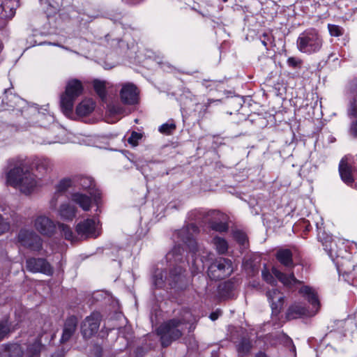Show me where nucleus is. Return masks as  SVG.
<instances>
[{
    "label": "nucleus",
    "instance_id": "nucleus-1",
    "mask_svg": "<svg viewBox=\"0 0 357 357\" xmlns=\"http://www.w3.org/2000/svg\"><path fill=\"white\" fill-rule=\"evenodd\" d=\"M7 183L25 195H29L40 186V181L35 175L23 167L17 166L7 174Z\"/></svg>",
    "mask_w": 357,
    "mask_h": 357
},
{
    "label": "nucleus",
    "instance_id": "nucleus-2",
    "mask_svg": "<svg viewBox=\"0 0 357 357\" xmlns=\"http://www.w3.org/2000/svg\"><path fill=\"white\" fill-rule=\"evenodd\" d=\"M324 39L320 32L310 28L301 33L296 40L297 49L302 53L312 54L320 51L323 46Z\"/></svg>",
    "mask_w": 357,
    "mask_h": 357
},
{
    "label": "nucleus",
    "instance_id": "nucleus-3",
    "mask_svg": "<svg viewBox=\"0 0 357 357\" xmlns=\"http://www.w3.org/2000/svg\"><path fill=\"white\" fill-rule=\"evenodd\" d=\"M184 324L183 319H172L164 322L157 328L162 347H168L173 341L182 336Z\"/></svg>",
    "mask_w": 357,
    "mask_h": 357
},
{
    "label": "nucleus",
    "instance_id": "nucleus-4",
    "mask_svg": "<svg viewBox=\"0 0 357 357\" xmlns=\"http://www.w3.org/2000/svg\"><path fill=\"white\" fill-rule=\"evenodd\" d=\"M38 337L27 346L26 352L22 347L17 344H9L3 345L0 351V357H39L40 352L43 348L40 340Z\"/></svg>",
    "mask_w": 357,
    "mask_h": 357
},
{
    "label": "nucleus",
    "instance_id": "nucleus-5",
    "mask_svg": "<svg viewBox=\"0 0 357 357\" xmlns=\"http://www.w3.org/2000/svg\"><path fill=\"white\" fill-rule=\"evenodd\" d=\"M233 272L231 261L226 258H219L208 269V275L213 280H222L229 276Z\"/></svg>",
    "mask_w": 357,
    "mask_h": 357
},
{
    "label": "nucleus",
    "instance_id": "nucleus-6",
    "mask_svg": "<svg viewBox=\"0 0 357 357\" xmlns=\"http://www.w3.org/2000/svg\"><path fill=\"white\" fill-rule=\"evenodd\" d=\"M17 241L21 245L34 251L42 248L41 238L33 230L21 229L17 234Z\"/></svg>",
    "mask_w": 357,
    "mask_h": 357
},
{
    "label": "nucleus",
    "instance_id": "nucleus-7",
    "mask_svg": "<svg viewBox=\"0 0 357 357\" xmlns=\"http://www.w3.org/2000/svg\"><path fill=\"white\" fill-rule=\"evenodd\" d=\"M101 316L99 312H95L86 317L81 325V332L86 339L91 337L96 334L100 327Z\"/></svg>",
    "mask_w": 357,
    "mask_h": 357
},
{
    "label": "nucleus",
    "instance_id": "nucleus-8",
    "mask_svg": "<svg viewBox=\"0 0 357 357\" xmlns=\"http://www.w3.org/2000/svg\"><path fill=\"white\" fill-rule=\"evenodd\" d=\"M35 229L41 235L50 237L56 232V224L49 217L45 215L37 216L33 221Z\"/></svg>",
    "mask_w": 357,
    "mask_h": 357
},
{
    "label": "nucleus",
    "instance_id": "nucleus-9",
    "mask_svg": "<svg viewBox=\"0 0 357 357\" xmlns=\"http://www.w3.org/2000/svg\"><path fill=\"white\" fill-rule=\"evenodd\" d=\"M26 268L33 273H43L50 275L53 271L50 264L44 259L31 258L26 260Z\"/></svg>",
    "mask_w": 357,
    "mask_h": 357
},
{
    "label": "nucleus",
    "instance_id": "nucleus-10",
    "mask_svg": "<svg viewBox=\"0 0 357 357\" xmlns=\"http://www.w3.org/2000/svg\"><path fill=\"white\" fill-rule=\"evenodd\" d=\"M76 231L81 237L96 238L98 236L96 233V222L93 219H86L78 223L76 226Z\"/></svg>",
    "mask_w": 357,
    "mask_h": 357
},
{
    "label": "nucleus",
    "instance_id": "nucleus-11",
    "mask_svg": "<svg viewBox=\"0 0 357 357\" xmlns=\"http://www.w3.org/2000/svg\"><path fill=\"white\" fill-rule=\"evenodd\" d=\"M198 230V228L194 224H190L186 227L183 228L178 232V236L181 238V241L185 243L188 244L190 249L192 252H195L197 249V244L193 238L194 234Z\"/></svg>",
    "mask_w": 357,
    "mask_h": 357
},
{
    "label": "nucleus",
    "instance_id": "nucleus-12",
    "mask_svg": "<svg viewBox=\"0 0 357 357\" xmlns=\"http://www.w3.org/2000/svg\"><path fill=\"white\" fill-rule=\"evenodd\" d=\"M82 91H65L61 96V107L65 113L73 111L75 100L81 95Z\"/></svg>",
    "mask_w": 357,
    "mask_h": 357
},
{
    "label": "nucleus",
    "instance_id": "nucleus-13",
    "mask_svg": "<svg viewBox=\"0 0 357 357\" xmlns=\"http://www.w3.org/2000/svg\"><path fill=\"white\" fill-rule=\"evenodd\" d=\"M266 296L271 303V307L273 313L278 314L282 307L284 303V296L278 289H273L268 290Z\"/></svg>",
    "mask_w": 357,
    "mask_h": 357
},
{
    "label": "nucleus",
    "instance_id": "nucleus-14",
    "mask_svg": "<svg viewBox=\"0 0 357 357\" xmlns=\"http://www.w3.org/2000/svg\"><path fill=\"white\" fill-rule=\"evenodd\" d=\"M77 326V319L75 316L68 317L64 324L61 342H68L76 331Z\"/></svg>",
    "mask_w": 357,
    "mask_h": 357
},
{
    "label": "nucleus",
    "instance_id": "nucleus-15",
    "mask_svg": "<svg viewBox=\"0 0 357 357\" xmlns=\"http://www.w3.org/2000/svg\"><path fill=\"white\" fill-rule=\"evenodd\" d=\"M272 273L284 285L287 287H292L294 284H300L301 282L297 280L294 273H291L289 275L281 272L276 268H272Z\"/></svg>",
    "mask_w": 357,
    "mask_h": 357
},
{
    "label": "nucleus",
    "instance_id": "nucleus-16",
    "mask_svg": "<svg viewBox=\"0 0 357 357\" xmlns=\"http://www.w3.org/2000/svg\"><path fill=\"white\" fill-rule=\"evenodd\" d=\"M76 213V207L69 203L62 204L58 209V214L61 218L68 221H72L75 217Z\"/></svg>",
    "mask_w": 357,
    "mask_h": 357
},
{
    "label": "nucleus",
    "instance_id": "nucleus-17",
    "mask_svg": "<svg viewBox=\"0 0 357 357\" xmlns=\"http://www.w3.org/2000/svg\"><path fill=\"white\" fill-rule=\"evenodd\" d=\"M276 258L281 264L287 268L294 266L292 252L289 249L279 250L276 253Z\"/></svg>",
    "mask_w": 357,
    "mask_h": 357
},
{
    "label": "nucleus",
    "instance_id": "nucleus-18",
    "mask_svg": "<svg viewBox=\"0 0 357 357\" xmlns=\"http://www.w3.org/2000/svg\"><path fill=\"white\" fill-rule=\"evenodd\" d=\"M72 201L78 204L84 211H89L91 206V199L86 195L75 192L72 195Z\"/></svg>",
    "mask_w": 357,
    "mask_h": 357
},
{
    "label": "nucleus",
    "instance_id": "nucleus-19",
    "mask_svg": "<svg viewBox=\"0 0 357 357\" xmlns=\"http://www.w3.org/2000/svg\"><path fill=\"white\" fill-rule=\"evenodd\" d=\"M339 172L342 179L347 183L354 181L351 167L347 164V160L342 158L340 162Z\"/></svg>",
    "mask_w": 357,
    "mask_h": 357
},
{
    "label": "nucleus",
    "instance_id": "nucleus-20",
    "mask_svg": "<svg viewBox=\"0 0 357 357\" xmlns=\"http://www.w3.org/2000/svg\"><path fill=\"white\" fill-rule=\"evenodd\" d=\"M95 105L91 99L82 100L76 108V113L79 116H85L90 114L94 109Z\"/></svg>",
    "mask_w": 357,
    "mask_h": 357
},
{
    "label": "nucleus",
    "instance_id": "nucleus-21",
    "mask_svg": "<svg viewBox=\"0 0 357 357\" xmlns=\"http://www.w3.org/2000/svg\"><path fill=\"white\" fill-rule=\"evenodd\" d=\"M120 98L126 105H135L139 102V93L137 91H120Z\"/></svg>",
    "mask_w": 357,
    "mask_h": 357
},
{
    "label": "nucleus",
    "instance_id": "nucleus-22",
    "mask_svg": "<svg viewBox=\"0 0 357 357\" xmlns=\"http://www.w3.org/2000/svg\"><path fill=\"white\" fill-rule=\"evenodd\" d=\"M33 164L36 169L42 175L50 172L53 168L52 162L47 158L38 159Z\"/></svg>",
    "mask_w": 357,
    "mask_h": 357
},
{
    "label": "nucleus",
    "instance_id": "nucleus-23",
    "mask_svg": "<svg viewBox=\"0 0 357 357\" xmlns=\"http://www.w3.org/2000/svg\"><path fill=\"white\" fill-rule=\"evenodd\" d=\"M98 95L99 98L105 102L107 104V107L109 108L111 112L114 113H120L121 112V109L116 108L113 105V99L108 94V91H97Z\"/></svg>",
    "mask_w": 357,
    "mask_h": 357
},
{
    "label": "nucleus",
    "instance_id": "nucleus-24",
    "mask_svg": "<svg viewBox=\"0 0 357 357\" xmlns=\"http://www.w3.org/2000/svg\"><path fill=\"white\" fill-rule=\"evenodd\" d=\"M300 292L307 296L308 301L313 305V307H318L319 302L316 293L314 290L307 286L303 287L300 289Z\"/></svg>",
    "mask_w": 357,
    "mask_h": 357
},
{
    "label": "nucleus",
    "instance_id": "nucleus-25",
    "mask_svg": "<svg viewBox=\"0 0 357 357\" xmlns=\"http://www.w3.org/2000/svg\"><path fill=\"white\" fill-rule=\"evenodd\" d=\"M305 312L306 310L303 307L299 305H294L288 309L287 317L288 319H296L301 315L305 314Z\"/></svg>",
    "mask_w": 357,
    "mask_h": 357
},
{
    "label": "nucleus",
    "instance_id": "nucleus-26",
    "mask_svg": "<svg viewBox=\"0 0 357 357\" xmlns=\"http://www.w3.org/2000/svg\"><path fill=\"white\" fill-rule=\"evenodd\" d=\"M58 227L60 229L61 234L66 240L70 241L71 242L76 241L77 238L74 236V234L70 226L64 223H59Z\"/></svg>",
    "mask_w": 357,
    "mask_h": 357
},
{
    "label": "nucleus",
    "instance_id": "nucleus-27",
    "mask_svg": "<svg viewBox=\"0 0 357 357\" xmlns=\"http://www.w3.org/2000/svg\"><path fill=\"white\" fill-rule=\"evenodd\" d=\"M89 82H82L77 79H70L68 81L65 89H84L89 87Z\"/></svg>",
    "mask_w": 357,
    "mask_h": 357
},
{
    "label": "nucleus",
    "instance_id": "nucleus-28",
    "mask_svg": "<svg viewBox=\"0 0 357 357\" xmlns=\"http://www.w3.org/2000/svg\"><path fill=\"white\" fill-rule=\"evenodd\" d=\"M72 180L68 178L61 180L55 187L56 191L63 195L64 194L70 187L72 185Z\"/></svg>",
    "mask_w": 357,
    "mask_h": 357
},
{
    "label": "nucleus",
    "instance_id": "nucleus-29",
    "mask_svg": "<svg viewBox=\"0 0 357 357\" xmlns=\"http://www.w3.org/2000/svg\"><path fill=\"white\" fill-rule=\"evenodd\" d=\"M213 241L218 253L224 254L227 251L228 245L224 238L215 237Z\"/></svg>",
    "mask_w": 357,
    "mask_h": 357
},
{
    "label": "nucleus",
    "instance_id": "nucleus-30",
    "mask_svg": "<svg viewBox=\"0 0 357 357\" xmlns=\"http://www.w3.org/2000/svg\"><path fill=\"white\" fill-rule=\"evenodd\" d=\"M252 349L251 342L249 339L243 338L238 345V352L241 355L248 354Z\"/></svg>",
    "mask_w": 357,
    "mask_h": 357
},
{
    "label": "nucleus",
    "instance_id": "nucleus-31",
    "mask_svg": "<svg viewBox=\"0 0 357 357\" xmlns=\"http://www.w3.org/2000/svg\"><path fill=\"white\" fill-rule=\"evenodd\" d=\"M78 186L84 190L91 188L93 185V180L91 177L82 176L77 178Z\"/></svg>",
    "mask_w": 357,
    "mask_h": 357
},
{
    "label": "nucleus",
    "instance_id": "nucleus-32",
    "mask_svg": "<svg viewBox=\"0 0 357 357\" xmlns=\"http://www.w3.org/2000/svg\"><path fill=\"white\" fill-rule=\"evenodd\" d=\"M328 29L331 36L339 37L344 34V29L336 24H328Z\"/></svg>",
    "mask_w": 357,
    "mask_h": 357
},
{
    "label": "nucleus",
    "instance_id": "nucleus-33",
    "mask_svg": "<svg viewBox=\"0 0 357 357\" xmlns=\"http://www.w3.org/2000/svg\"><path fill=\"white\" fill-rule=\"evenodd\" d=\"M92 83L93 89L96 90L107 89L113 87V86L109 82L105 80L94 79Z\"/></svg>",
    "mask_w": 357,
    "mask_h": 357
},
{
    "label": "nucleus",
    "instance_id": "nucleus-34",
    "mask_svg": "<svg viewBox=\"0 0 357 357\" xmlns=\"http://www.w3.org/2000/svg\"><path fill=\"white\" fill-rule=\"evenodd\" d=\"M287 63L289 67L292 68H301L303 65V60L298 57H289Z\"/></svg>",
    "mask_w": 357,
    "mask_h": 357
},
{
    "label": "nucleus",
    "instance_id": "nucleus-35",
    "mask_svg": "<svg viewBox=\"0 0 357 357\" xmlns=\"http://www.w3.org/2000/svg\"><path fill=\"white\" fill-rule=\"evenodd\" d=\"M176 129V125L174 123H167L162 124L159 128V131L165 135H170Z\"/></svg>",
    "mask_w": 357,
    "mask_h": 357
},
{
    "label": "nucleus",
    "instance_id": "nucleus-36",
    "mask_svg": "<svg viewBox=\"0 0 357 357\" xmlns=\"http://www.w3.org/2000/svg\"><path fill=\"white\" fill-rule=\"evenodd\" d=\"M142 137V134L133 131L132 132L130 136L128 139V142L130 144L132 145L133 146H136L138 144L139 140H140Z\"/></svg>",
    "mask_w": 357,
    "mask_h": 357
},
{
    "label": "nucleus",
    "instance_id": "nucleus-37",
    "mask_svg": "<svg viewBox=\"0 0 357 357\" xmlns=\"http://www.w3.org/2000/svg\"><path fill=\"white\" fill-rule=\"evenodd\" d=\"M10 332V328L7 321L0 322V341Z\"/></svg>",
    "mask_w": 357,
    "mask_h": 357
},
{
    "label": "nucleus",
    "instance_id": "nucleus-38",
    "mask_svg": "<svg viewBox=\"0 0 357 357\" xmlns=\"http://www.w3.org/2000/svg\"><path fill=\"white\" fill-rule=\"evenodd\" d=\"M211 228L213 230L222 232L227 230L228 225L227 223L222 222H213L211 223Z\"/></svg>",
    "mask_w": 357,
    "mask_h": 357
},
{
    "label": "nucleus",
    "instance_id": "nucleus-39",
    "mask_svg": "<svg viewBox=\"0 0 357 357\" xmlns=\"http://www.w3.org/2000/svg\"><path fill=\"white\" fill-rule=\"evenodd\" d=\"M61 195H62L61 194L59 193L58 192H56L55 190L54 195H52V197L50 201V208L52 210L56 209L57 204H58V201Z\"/></svg>",
    "mask_w": 357,
    "mask_h": 357
},
{
    "label": "nucleus",
    "instance_id": "nucleus-40",
    "mask_svg": "<svg viewBox=\"0 0 357 357\" xmlns=\"http://www.w3.org/2000/svg\"><path fill=\"white\" fill-rule=\"evenodd\" d=\"M9 229L10 225L3 220L1 215H0V235L8 231Z\"/></svg>",
    "mask_w": 357,
    "mask_h": 357
},
{
    "label": "nucleus",
    "instance_id": "nucleus-41",
    "mask_svg": "<svg viewBox=\"0 0 357 357\" xmlns=\"http://www.w3.org/2000/svg\"><path fill=\"white\" fill-rule=\"evenodd\" d=\"M262 277L264 280L269 284H273L275 282L273 276L268 271H262Z\"/></svg>",
    "mask_w": 357,
    "mask_h": 357
},
{
    "label": "nucleus",
    "instance_id": "nucleus-42",
    "mask_svg": "<svg viewBox=\"0 0 357 357\" xmlns=\"http://www.w3.org/2000/svg\"><path fill=\"white\" fill-rule=\"evenodd\" d=\"M234 236V238L242 244H243L246 241V235L240 231H235Z\"/></svg>",
    "mask_w": 357,
    "mask_h": 357
},
{
    "label": "nucleus",
    "instance_id": "nucleus-43",
    "mask_svg": "<svg viewBox=\"0 0 357 357\" xmlns=\"http://www.w3.org/2000/svg\"><path fill=\"white\" fill-rule=\"evenodd\" d=\"M260 39L263 45L267 48L268 43L271 42V36L268 33H264Z\"/></svg>",
    "mask_w": 357,
    "mask_h": 357
},
{
    "label": "nucleus",
    "instance_id": "nucleus-44",
    "mask_svg": "<svg viewBox=\"0 0 357 357\" xmlns=\"http://www.w3.org/2000/svg\"><path fill=\"white\" fill-rule=\"evenodd\" d=\"M351 114L355 117H357V93L354 95L353 102L351 105Z\"/></svg>",
    "mask_w": 357,
    "mask_h": 357
},
{
    "label": "nucleus",
    "instance_id": "nucleus-45",
    "mask_svg": "<svg viewBox=\"0 0 357 357\" xmlns=\"http://www.w3.org/2000/svg\"><path fill=\"white\" fill-rule=\"evenodd\" d=\"M137 87L132 83L130 82H126L121 84V89H137Z\"/></svg>",
    "mask_w": 357,
    "mask_h": 357
},
{
    "label": "nucleus",
    "instance_id": "nucleus-46",
    "mask_svg": "<svg viewBox=\"0 0 357 357\" xmlns=\"http://www.w3.org/2000/svg\"><path fill=\"white\" fill-rule=\"evenodd\" d=\"M181 252V248L178 247V248H174V250L169 252L167 255V257L169 260H172V258L174 257V255L176 254H177V252H179L180 253Z\"/></svg>",
    "mask_w": 357,
    "mask_h": 357
},
{
    "label": "nucleus",
    "instance_id": "nucleus-47",
    "mask_svg": "<svg viewBox=\"0 0 357 357\" xmlns=\"http://www.w3.org/2000/svg\"><path fill=\"white\" fill-rule=\"evenodd\" d=\"M350 130L354 136L357 137V121L351 125Z\"/></svg>",
    "mask_w": 357,
    "mask_h": 357
},
{
    "label": "nucleus",
    "instance_id": "nucleus-48",
    "mask_svg": "<svg viewBox=\"0 0 357 357\" xmlns=\"http://www.w3.org/2000/svg\"><path fill=\"white\" fill-rule=\"evenodd\" d=\"M220 313L218 312H212L210 315L211 320L215 321L219 317Z\"/></svg>",
    "mask_w": 357,
    "mask_h": 357
},
{
    "label": "nucleus",
    "instance_id": "nucleus-49",
    "mask_svg": "<svg viewBox=\"0 0 357 357\" xmlns=\"http://www.w3.org/2000/svg\"><path fill=\"white\" fill-rule=\"evenodd\" d=\"M257 357H266V355L263 353H259L257 355Z\"/></svg>",
    "mask_w": 357,
    "mask_h": 357
},
{
    "label": "nucleus",
    "instance_id": "nucleus-50",
    "mask_svg": "<svg viewBox=\"0 0 357 357\" xmlns=\"http://www.w3.org/2000/svg\"><path fill=\"white\" fill-rule=\"evenodd\" d=\"M195 271H199V268L198 266L196 267V269L193 271L195 273Z\"/></svg>",
    "mask_w": 357,
    "mask_h": 357
},
{
    "label": "nucleus",
    "instance_id": "nucleus-51",
    "mask_svg": "<svg viewBox=\"0 0 357 357\" xmlns=\"http://www.w3.org/2000/svg\"><path fill=\"white\" fill-rule=\"evenodd\" d=\"M162 283V282H156L155 284L160 286Z\"/></svg>",
    "mask_w": 357,
    "mask_h": 357
},
{
    "label": "nucleus",
    "instance_id": "nucleus-52",
    "mask_svg": "<svg viewBox=\"0 0 357 357\" xmlns=\"http://www.w3.org/2000/svg\"><path fill=\"white\" fill-rule=\"evenodd\" d=\"M181 271H182V268H179V273H178L181 274Z\"/></svg>",
    "mask_w": 357,
    "mask_h": 357
},
{
    "label": "nucleus",
    "instance_id": "nucleus-53",
    "mask_svg": "<svg viewBox=\"0 0 357 357\" xmlns=\"http://www.w3.org/2000/svg\"><path fill=\"white\" fill-rule=\"evenodd\" d=\"M223 2H227L228 0H222Z\"/></svg>",
    "mask_w": 357,
    "mask_h": 357
}]
</instances>
